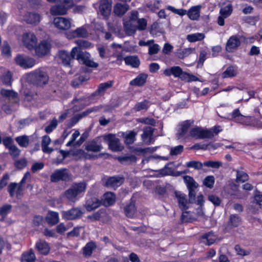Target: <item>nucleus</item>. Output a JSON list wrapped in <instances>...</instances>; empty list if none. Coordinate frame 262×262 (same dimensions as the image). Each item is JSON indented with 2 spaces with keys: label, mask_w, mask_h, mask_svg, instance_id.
<instances>
[{
  "label": "nucleus",
  "mask_w": 262,
  "mask_h": 262,
  "mask_svg": "<svg viewBox=\"0 0 262 262\" xmlns=\"http://www.w3.org/2000/svg\"><path fill=\"white\" fill-rule=\"evenodd\" d=\"M190 135L194 138L204 139L211 138L214 136L211 130H206L200 127H196L191 129Z\"/></svg>",
  "instance_id": "nucleus-11"
},
{
  "label": "nucleus",
  "mask_w": 262,
  "mask_h": 262,
  "mask_svg": "<svg viewBox=\"0 0 262 262\" xmlns=\"http://www.w3.org/2000/svg\"><path fill=\"white\" fill-rule=\"evenodd\" d=\"M124 30L128 35L134 34L137 30L136 25L133 24L130 21H125L123 23Z\"/></svg>",
  "instance_id": "nucleus-37"
},
{
  "label": "nucleus",
  "mask_w": 262,
  "mask_h": 262,
  "mask_svg": "<svg viewBox=\"0 0 262 262\" xmlns=\"http://www.w3.org/2000/svg\"><path fill=\"white\" fill-rule=\"evenodd\" d=\"M147 75L144 73L139 74L136 78L132 80L129 84L131 85L142 86L146 82Z\"/></svg>",
  "instance_id": "nucleus-36"
},
{
  "label": "nucleus",
  "mask_w": 262,
  "mask_h": 262,
  "mask_svg": "<svg viewBox=\"0 0 262 262\" xmlns=\"http://www.w3.org/2000/svg\"><path fill=\"white\" fill-rule=\"evenodd\" d=\"M51 139L49 136L45 135L42 137L41 141L42 150L45 153L50 154L53 151L54 149L48 147L51 143Z\"/></svg>",
  "instance_id": "nucleus-32"
},
{
  "label": "nucleus",
  "mask_w": 262,
  "mask_h": 262,
  "mask_svg": "<svg viewBox=\"0 0 262 262\" xmlns=\"http://www.w3.org/2000/svg\"><path fill=\"white\" fill-rule=\"evenodd\" d=\"M24 20L28 24H37L40 21V16L37 13L27 12L25 15Z\"/></svg>",
  "instance_id": "nucleus-29"
},
{
  "label": "nucleus",
  "mask_w": 262,
  "mask_h": 262,
  "mask_svg": "<svg viewBox=\"0 0 262 262\" xmlns=\"http://www.w3.org/2000/svg\"><path fill=\"white\" fill-rule=\"evenodd\" d=\"M83 212L80 207H73L67 211H62L61 215L63 219L67 220H74L80 218Z\"/></svg>",
  "instance_id": "nucleus-10"
},
{
  "label": "nucleus",
  "mask_w": 262,
  "mask_h": 262,
  "mask_svg": "<svg viewBox=\"0 0 262 262\" xmlns=\"http://www.w3.org/2000/svg\"><path fill=\"white\" fill-rule=\"evenodd\" d=\"M1 94L2 96L6 97L15 98L17 97V93L13 90H8L6 89H2L1 90Z\"/></svg>",
  "instance_id": "nucleus-55"
},
{
  "label": "nucleus",
  "mask_w": 262,
  "mask_h": 262,
  "mask_svg": "<svg viewBox=\"0 0 262 262\" xmlns=\"http://www.w3.org/2000/svg\"><path fill=\"white\" fill-rule=\"evenodd\" d=\"M68 36L70 38L76 37L85 38L88 36V33L85 28L81 27L70 32Z\"/></svg>",
  "instance_id": "nucleus-22"
},
{
  "label": "nucleus",
  "mask_w": 262,
  "mask_h": 262,
  "mask_svg": "<svg viewBox=\"0 0 262 262\" xmlns=\"http://www.w3.org/2000/svg\"><path fill=\"white\" fill-rule=\"evenodd\" d=\"M137 133L134 130L128 132L122 133V136L124 138V142L126 144L129 145L133 144L136 140Z\"/></svg>",
  "instance_id": "nucleus-33"
},
{
  "label": "nucleus",
  "mask_w": 262,
  "mask_h": 262,
  "mask_svg": "<svg viewBox=\"0 0 262 262\" xmlns=\"http://www.w3.org/2000/svg\"><path fill=\"white\" fill-rule=\"evenodd\" d=\"M84 146L86 151L93 152H99L102 148L101 144L100 143H98L95 140L86 142L84 144Z\"/></svg>",
  "instance_id": "nucleus-19"
},
{
  "label": "nucleus",
  "mask_w": 262,
  "mask_h": 262,
  "mask_svg": "<svg viewBox=\"0 0 262 262\" xmlns=\"http://www.w3.org/2000/svg\"><path fill=\"white\" fill-rule=\"evenodd\" d=\"M73 176L69 170L66 168L55 170L50 176L52 182H58L60 181L69 182L72 180Z\"/></svg>",
  "instance_id": "nucleus-4"
},
{
  "label": "nucleus",
  "mask_w": 262,
  "mask_h": 262,
  "mask_svg": "<svg viewBox=\"0 0 262 262\" xmlns=\"http://www.w3.org/2000/svg\"><path fill=\"white\" fill-rule=\"evenodd\" d=\"M164 74L167 76L173 75L174 77H179L182 80H188L189 79V74L183 72L179 66H173L165 69Z\"/></svg>",
  "instance_id": "nucleus-7"
},
{
  "label": "nucleus",
  "mask_w": 262,
  "mask_h": 262,
  "mask_svg": "<svg viewBox=\"0 0 262 262\" xmlns=\"http://www.w3.org/2000/svg\"><path fill=\"white\" fill-rule=\"evenodd\" d=\"M236 172V182L237 183H244L249 179V176L245 172L239 170H235Z\"/></svg>",
  "instance_id": "nucleus-46"
},
{
  "label": "nucleus",
  "mask_w": 262,
  "mask_h": 262,
  "mask_svg": "<svg viewBox=\"0 0 262 262\" xmlns=\"http://www.w3.org/2000/svg\"><path fill=\"white\" fill-rule=\"evenodd\" d=\"M136 26L137 29L140 31L144 30L146 28L147 21L144 18H139Z\"/></svg>",
  "instance_id": "nucleus-59"
},
{
  "label": "nucleus",
  "mask_w": 262,
  "mask_h": 262,
  "mask_svg": "<svg viewBox=\"0 0 262 262\" xmlns=\"http://www.w3.org/2000/svg\"><path fill=\"white\" fill-rule=\"evenodd\" d=\"M129 6L126 4H117L114 8V12L118 16H122L128 10Z\"/></svg>",
  "instance_id": "nucleus-34"
},
{
  "label": "nucleus",
  "mask_w": 262,
  "mask_h": 262,
  "mask_svg": "<svg viewBox=\"0 0 262 262\" xmlns=\"http://www.w3.org/2000/svg\"><path fill=\"white\" fill-rule=\"evenodd\" d=\"M112 9L111 0H101L99 5V13L104 18L107 17Z\"/></svg>",
  "instance_id": "nucleus-16"
},
{
  "label": "nucleus",
  "mask_w": 262,
  "mask_h": 262,
  "mask_svg": "<svg viewBox=\"0 0 262 262\" xmlns=\"http://www.w3.org/2000/svg\"><path fill=\"white\" fill-rule=\"evenodd\" d=\"M16 63L23 69L32 68L36 64V60L32 57L24 55H17L15 58Z\"/></svg>",
  "instance_id": "nucleus-8"
},
{
  "label": "nucleus",
  "mask_w": 262,
  "mask_h": 262,
  "mask_svg": "<svg viewBox=\"0 0 262 262\" xmlns=\"http://www.w3.org/2000/svg\"><path fill=\"white\" fill-rule=\"evenodd\" d=\"M241 45V41L236 35L231 36L227 40L226 45V50L229 53L234 52Z\"/></svg>",
  "instance_id": "nucleus-14"
},
{
  "label": "nucleus",
  "mask_w": 262,
  "mask_h": 262,
  "mask_svg": "<svg viewBox=\"0 0 262 262\" xmlns=\"http://www.w3.org/2000/svg\"><path fill=\"white\" fill-rule=\"evenodd\" d=\"M186 165L187 167L194 168L195 169H201L204 165V163L198 161H190L187 162Z\"/></svg>",
  "instance_id": "nucleus-53"
},
{
  "label": "nucleus",
  "mask_w": 262,
  "mask_h": 262,
  "mask_svg": "<svg viewBox=\"0 0 262 262\" xmlns=\"http://www.w3.org/2000/svg\"><path fill=\"white\" fill-rule=\"evenodd\" d=\"M112 86V82L110 81L102 83L100 84L98 86V89L94 94V95L99 94L100 95H103L105 91L111 88Z\"/></svg>",
  "instance_id": "nucleus-40"
},
{
  "label": "nucleus",
  "mask_w": 262,
  "mask_h": 262,
  "mask_svg": "<svg viewBox=\"0 0 262 262\" xmlns=\"http://www.w3.org/2000/svg\"><path fill=\"white\" fill-rule=\"evenodd\" d=\"M151 103L147 100H144L143 101L138 102L135 105L134 109L136 111H140L144 110H147L150 105Z\"/></svg>",
  "instance_id": "nucleus-44"
},
{
  "label": "nucleus",
  "mask_w": 262,
  "mask_h": 262,
  "mask_svg": "<svg viewBox=\"0 0 262 262\" xmlns=\"http://www.w3.org/2000/svg\"><path fill=\"white\" fill-rule=\"evenodd\" d=\"M124 212L125 215L130 218H133L137 212V208L135 203L131 202L129 204L124 207Z\"/></svg>",
  "instance_id": "nucleus-30"
},
{
  "label": "nucleus",
  "mask_w": 262,
  "mask_h": 262,
  "mask_svg": "<svg viewBox=\"0 0 262 262\" xmlns=\"http://www.w3.org/2000/svg\"><path fill=\"white\" fill-rule=\"evenodd\" d=\"M87 184L82 181L79 183H73L72 185L66 190L63 196L70 202L75 203L81 193L85 191Z\"/></svg>",
  "instance_id": "nucleus-2"
},
{
  "label": "nucleus",
  "mask_w": 262,
  "mask_h": 262,
  "mask_svg": "<svg viewBox=\"0 0 262 262\" xmlns=\"http://www.w3.org/2000/svg\"><path fill=\"white\" fill-rule=\"evenodd\" d=\"M124 61L126 64L130 65L134 68H137L140 64V60L137 56H126L124 58Z\"/></svg>",
  "instance_id": "nucleus-39"
},
{
  "label": "nucleus",
  "mask_w": 262,
  "mask_h": 262,
  "mask_svg": "<svg viewBox=\"0 0 262 262\" xmlns=\"http://www.w3.org/2000/svg\"><path fill=\"white\" fill-rule=\"evenodd\" d=\"M101 204V202L96 198H92L87 200L85 207L88 211H91L98 207Z\"/></svg>",
  "instance_id": "nucleus-27"
},
{
  "label": "nucleus",
  "mask_w": 262,
  "mask_h": 262,
  "mask_svg": "<svg viewBox=\"0 0 262 262\" xmlns=\"http://www.w3.org/2000/svg\"><path fill=\"white\" fill-rule=\"evenodd\" d=\"M15 141L18 145L23 147H27L29 144V137L26 135L20 136L15 138Z\"/></svg>",
  "instance_id": "nucleus-42"
},
{
  "label": "nucleus",
  "mask_w": 262,
  "mask_h": 262,
  "mask_svg": "<svg viewBox=\"0 0 262 262\" xmlns=\"http://www.w3.org/2000/svg\"><path fill=\"white\" fill-rule=\"evenodd\" d=\"M222 165V162L219 161H207L204 163V166L215 169L219 168Z\"/></svg>",
  "instance_id": "nucleus-51"
},
{
  "label": "nucleus",
  "mask_w": 262,
  "mask_h": 262,
  "mask_svg": "<svg viewBox=\"0 0 262 262\" xmlns=\"http://www.w3.org/2000/svg\"><path fill=\"white\" fill-rule=\"evenodd\" d=\"M103 204L105 206H110L113 205L116 201V195L114 192H106L103 196Z\"/></svg>",
  "instance_id": "nucleus-26"
},
{
  "label": "nucleus",
  "mask_w": 262,
  "mask_h": 262,
  "mask_svg": "<svg viewBox=\"0 0 262 262\" xmlns=\"http://www.w3.org/2000/svg\"><path fill=\"white\" fill-rule=\"evenodd\" d=\"M36 259L34 253L32 249L25 252L21 255V262H34Z\"/></svg>",
  "instance_id": "nucleus-38"
},
{
  "label": "nucleus",
  "mask_w": 262,
  "mask_h": 262,
  "mask_svg": "<svg viewBox=\"0 0 262 262\" xmlns=\"http://www.w3.org/2000/svg\"><path fill=\"white\" fill-rule=\"evenodd\" d=\"M35 48L36 54L40 57L46 55L49 52L51 45L47 41L43 40L37 47L36 46Z\"/></svg>",
  "instance_id": "nucleus-18"
},
{
  "label": "nucleus",
  "mask_w": 262,
  "mask_h": 262,
  "mask_svg": "<svg viewBox=\"0 0 262 262\" xmlns=\"http://www.w3.org/2000/svg\"><path fill=\"white\" fill-rule=\"evenodd\" d=\"M202 238L204 240V243L210 245L214 243L216 237L213 232H209L203 235Z\"/></svg>",
  "instance_id": "nucleus-43"
},
{
  "label": "nucleus",
  "mask_w": 262,
  "mask_h": 262,
  "mask_svg": "<svg viewBox=\"0 0 262 262\" xmlns=\"http://www.w3.org/2000/svg\"><path fill=\"white\" fill-rule=\"evenodd\" d=\"M193 50L194 49L191 48L184 49L177 53V56L179 58L183 59L191 54Z\"/></svg>",
  "instance_id": "nucleus-56"
},
{
  "label": "nucleus",
  "mask_w": 262,
  "mask_h": 262,
  "mask_svg": "<svg viewBox=\"0 0 262 262\" xmlns=\"http://www.w3.org/2000/svg\"><path fill=\"white\" fill-rule=\"evenodd\" d=\"M118 159L122 164L136 163L137 161V158L134 155L119 157Z\"/></svg>",
  "instance_id": "nucleus-48"
},
{
  "label": "nucleus",
  "mask_w": 262,
  "mask_h": 262,
  "mask_svg": "<svg viewBox=\"0 0 262 262\" xmlns=\"http://www.w3.org/2000/svg\"><path fill=\"white\" fill-rule=\"evenodd\" d=\"M53 24L55 27L59 30H68L71 26V19L57 17L54 18Z\"/></svg>",
  "instance_id": "nucleus-15"
},
{
  "label": "nucleus",
  "mask_w": 262,
  "mask_h": 262,
  "mask_svg": "<svg viewBox=\"0 0 262 262\" xmlns=\"http://www.w3.org/2000/svg\"><path fill=\"white\" fill-rule=\"evenodd\" d=\"M183 150V146L178 145L174 147H172L170 149V155L171 156H176L180 154Z\"/></svg>",
  "instance_id": "nucleus-63"
},
{
  "label": "nucleus",
  "mask_w": 262,
  "mask_h": 262,
  "mask_svg": "<svg viewBox=\"0 0 262 262\" xmlns=\"http://www.w3.org/2000/svg\"><path fill=\"white\" fill-rule=\"evenodd\" d=\"M12 205L7 204L0 207V215L3 217H6L7 215L11 211Z\"/></svg>",
  "instance_id": "nucleus-58"
},
{
  "label": "nucleus",
  "mask_w": 262,
  "mask_h": 262,
  "mask_svg": "<svg viewBox=\"0 0 262 262\" xmlns=\"http://www.w3.org/2000/svg\"><path fill=\"white\" fill-rule=\"evenodd\" d=\"M57 125L58 121L54 118L52 120L49 124L45 127V130L47 133L49 134L56 128Z\"/></svg>",
  "instance_id": "nucleus-54"
},
{
  "label": "nucleus",
  "mask_w": 262,
  "mask_h": 262,
  "mask_svg": "<svg viewBox=\"0 0 262 262\" xmlns=\"http://www.w3.org/2000/svg\"><path fill=\"white\" fill-rule=\"evenodd\" d=\"M19 183H16L15 182H12L9 184L7 188V190L9 193L10 197H13L15 195V192L16 194V196L17 198L23 195V191L24 190L23 187H22V189L19 191V194H18L17 193L18 188H19Z\"/></svg>",
  "instance_id": "nucleus-23"
},
{
  "label": "nucleus",
  "mask_w": 262,
  "mask_h": 262,
  "mask_svg": "<svg viewBox=\"0 0 262 262\" xmlns=\"http://www.w3.org/2000/svg\"><path fill=\"white\" fill-rule=\"evenodd\" d=\"M96 243L93 241L88 243L82 248L83 255L88 257L92 255L93 251L96 248Z\"/></svg>",
  "instance_id": "nucleus-31"
},
{
  "label": "nucleus",
  "mask_w": 262,
  "mask_h": 262,
  "mask_svg": "<svg viewBox=\"0 0 262 262\" xmlns=\"http://www.w3.org/2000/svg\"><path fill=\"white\" fill-rule=\"evenodd\" d=\"M233 10L232 5L231 4H228L226 6L220 9V13L224 16V17H228L232 13Z\"/></svg>",
  "instance_id": "nucleus-49"
},
{
  "label": "nucleus",
  "mask_w": 262,
  "mask_h": 262,
  "mask_svg": "<svg viewBox=\"0 0 262 262\" xmlns=\"http://www.w3.org/2000/svg\"><path fill=\"white\" fill-rule=\"evenodd\" d=\"M201 8V5H196L191 7L187 11V15L188 17L192 20H198L200 16V10Z\"/></svg>",
  "instance_id": "nucleus-21"
},
{
  "label": "nucleus",
  "mask_w": 262,
  "mask_h": 262,
  "mask_svg": "<svg viewBox=\"0 0 262 262\" xmlns=\"http://www.w3.org/2000/svg\"><path fill=\"white\" fill-rule=\"evenodd\" d=\"M23 42L27 48L31 50L36 47L37 39L33 33L26 32L23 35Z\"/></svg>",
  "instance_id": "nucleus-12"
},
{
  "label": "nucleus",
  "mask_w": 262,
  "mask_h": 262,
  "mask_svg": "<svg viewBox=\"0 0 262 262\" xmlns=\"http://www.w3.org/2000/svg\"><path fill=\"white\" fill-rule=\"evenodd\" d=\"M124 181V179L122 177H110L106 178L104 185L109 188L116 189L123 183Z\"/></svg>",
  "instance_id": "nucleus-13"
},
{
  "label": "nucleus",
  "mask_w": 262,
  "mask_h": 262,
  "mask_svg": "<svg viewBox=\"0 0 262 262\" xmlns=\"http://www.w3.org/2000/svg\"><path fill=\"white\" fill-rule=\"evenodd\" d=\"M76 43L78 46L77 47L80 50H81V48H88L91 46V43L90 42L82 39L76 40Z\"/></svg>",
  "instance_id": "nucleus-61"
},
{
  "label": "nucleus",
  "mask_w": 262,
  "mask_h": 262,
  "mask_svg": "<svg viewBox=\"0 0 262 262\" xmlns=\"http://www.w3.org/2000/svg\"><path fill=\"white\" fill-rule=\"evenodd\" d=\"M4 84L7 85H11L12 81V75L9 71H5L2 77Z\"/></svg>",
  "instance_id": "nucleus-50"
},
{
  "label": "nucleus",
  "mask_w": 262,
  "mask_h": 262,
  "mask_svg": "<svg viewBox=\"0 0 262 262\" xmlns=\"http://www.w3.org/2000/svg\"><path fill=\"white\" fill-rule=\"evenodd\" d=\"M36 248L41 254L46 255L50 251V247L48 244L43 240H39L36 243Z\"/></svg>",
  "instance_id": "nucleus-28"
},
{
  "label": "nucleus",
  "mask_w": 262,
  "mask_h": 262,
  "mask_svg": "<svg viewBox=\"0 0 262 262\" xmlns=\"http://www.w3.org/2000/svg\"><path fill=\"white\" fill-rule=\"evenodd\" d=\"M183 179L187 187L189 190V201L192 202L195 200V189L198 188V184L195 181L194 179L189 176H185Z\"/></svg>",
  "instance_id": "nucleus-9"
},
{
  "label": "nucleus",
  "mask_w": 262,
  "mask_h": 262,
  "mask_svg": "<svg viewBox=\"0 0 262 262\" xmlns=\"http://www.w3.org/2000/svg\"><path fill=\"white\" fill-rule=\"evenodd\" d=\"M26 79L28 82L36 86L42 88L48 84L49 75L46 70L38 68L28 73Z\"/></svg>",
  "instance_id": "nucleus-1"
},
{
  "label": "nucleus",
  "mask_w": 262,
  "mask_h": 262,
  "mask_svg": "<svg viewBox=\"0 0 262 262\" xmlns=\"http://www.w3.org/2000/svg\"><path fill=\"white\" fill-rule=\"evenodd\" d=\"M214 183V178L213 176H208L203 181V184L207 187L212 188Z\"/></svg>",
  "instance_id": "nucleus-57"
},
{
  "label": "nucleus",
  "mask_w": 262,
  "mask_h": 262,
  "mask_svg": "<svg viewBox=\"0 0 262 262\" xmlns=\"http://www.w3.org/2000/svg\"><path fill=\"white\" fill-rule=\"evenodd\" d=\"M192 123H193V121L190 120H186L182 123L179 133V137H182L186 134Z\"/></svg>",
  "instance_id": "nucleus-47"
},
{
  "label": "nucleus",
  "mask_w": 262,
  "mask_h": 262,
  "mask_svg": "<svg viewBox=\"0 0 262 262\" xmlns=\"http://www.w3.org/2000/svg\"><path fill=\"white\" fill-rule=\"evenodd\" d=\"M174 193L178 199L180 208L182 210H186L188 208L186 195L180 191H176Z\"/></svg>",
  "instance_id": "nucleus-25"
},
{
  "label": "nucleus",
  "mask_w": 262,
  "mask_h": 262,
  "mask_svg": "<svg viewBox=\"0 0 262 262\" xmlns=\"http://www.w3.org/2000/svg\"><path fill=\"white\" fill-rule=\"evenodd\" d=\"M241 222V219L236 214H231L226 227L227 231H230L232 229L239 226Z\"/></svg>",
  "instance_id": "nucleus-20"
},
{
  "label": "nucleus",
  "mask_w": 262,
  "mask_h": 262,
  "mask_svg": "<svg viewBox=\"0 0 262 262\" xmlns=\"http://www.w3.org/2000/svg\"><path fill=\"white\" fill-rule=\"evenodd\" d=\"M234 250L237 255L242 256L249 255L251 252L249 250H245V249L243 248L239 245H236L235 246Z\"/></svg>",
  "instance_id": "nucleus-52"
},
{
  "label": "nucleus",
  "mask_w": 262,
  "mask_h": 262,
  "mask_svg": "<svg viewBox=\"0 0 262 262\" xmlns=\"http://www.w3.org/2000/svg\"><path fill=\"white\" fill-rule=\"evenodd\" d=\"M71 56L75 58L78 62L85 66L92 68H97L99 64L91 58L90 54L86 51H82L77 47H74L71 51Z\"/></svg>",
  "instance_id": "nucleus-3"
},
{
  "label": "nucleus",
  "mask_w": 262,
  "mask_h": 262,
  "mask_svg": "<svg viewBox=\"0 0 262 262\" xmlns=\"http://www.w3.org/2000/svg\"><path fill=\"white\" fill-rule=\"evenodd\" d=\"M80 118L79 117L78 114L74 116L71 119L68 121L67 125L68 128H70L73 127L75 124L79 122L80 120Z\"/></svg>",
  "instance_id": "nucleus-62"
},
{
  "label": "nucleus",
  "mask_w": 262,
  "mask_h": 262,
  "mask_svg": "<svg viewBox=\"0 0 262 262\" xmlns=\"http://www.w3.org/2000/svg\"><path fill=\"white\" fill-rule=\"evenodd\" d=\"M155 129L150 126H147L143 128V133L141 135L144 142L150 144L152 141V137Z\"/></svg>",
  "instance_id": "nucleus-24"
},
{
  "label": "nucleus",
  "mask_w": 262,
  "mask_h": 262,
  "mask_svg": "<svg viewBox=\"0 0 262 262\" xmlns=\"http://www.w3.org/2000/svg\"><path fill=\"white\" fill-rule=\"evenodd\" d=\"M58 58L62 63L67 67H71L72 62L75 58L71 56V52L69 53L65 50H60L58 52Z\"/></svg>",
  "instance_id": "nucleus-17"
},
{
  "label": "nucleus",
  "mask_w": 262,
  "mask_h": 262,
  "mask_svg": "<svg viewBox=\"0 0 262 262\" xmlns=\"http://www.w3.org/2000/svg\"><path fill=\"white\" fill-rule=\"evenodd\" d=\"M205 38V35L202 33H196L189 34L187 36V39L190 42L201 41Z\"/></svg>",
  "instance_id": "nucleus-45"
},
{
  "label": "nucleus",
  "mask_w": 262,
  "mask_h": 262,
  "mask_svg": "<svg viewBox=\"0 0 262 262\" xmlns=\"http://www.w3.org/2000/svg\"><path fill=\"white\" fill-rule=\"evenodd\" d=\"M167 9L180 16L187 14V10L183 9H176L172 6H168Z\"/></svg>",
  "instance_id": "nucleus-60"
},
{
  "label": "nucleus",
  "mask_w": 262,
  "mask_h": 262,
  "mask_svg": "<svg viewBox=\"0 0 262 262\" xmlns=\"http://www.w3.org/2000/svg\"><path fill=\"white\" fill-rule=\"evenodd\" d=\"M46 220L49 224L52 225H55L59 222L58 213L56 212L51 211L47 216Z\"/></svg>",
  "instance_id": "nucleus-41"
},
{
  "label": "nucleus",
  "mask_w": 262,
  "mask_h": 262,
  "mask_svg": "<svg viewBox=\"0 0 262 262\" xmlns=\"http://www.w3.org/2000/svg\"><path fill=\"white\" fill-rule=\"evenodd\" d=\"M70 4H68L64 1L58 2L59 4L52 7L50 9V13L53 15H64L68 9L73 7L74 5L73 0H70Z\"/></svg>",
  "instance_id": "nucleus-6"
},
{
  "label": "nucleus",
  "mask_w": 262,
  "mask_h": 262,
  "mask_svg": "<svg viewBox=\"0 0 262 262\" xmlns=\"http://www.w3.org/2000/svg\"><path fill=\"white\" fill-rule=\"evenodd\" d=\"M161 3L160 0H155L153 3L148 4L147 7L152 11H155L159 8V5Z\"/></svg>",
  "instance_id": "nucleus-64"
},
{
  "label": "nucleus",
  "mask_w": 262,
  "mask_h": 262,
  "mask_svg": "<svg viewBox=\"0 0 262 262\" xmlns=\"http://www.w3.org/2000/svg\"><path fill=\"white\" fill-rule=\"evenodd\" d=\"M103 139L113 151H120L124 149V146L120 142V140L117 138L115 134H108L103 136Z\"/></svg>",
  "instance_id": "nucleus-5"
},
{
  "label": "nucleus",
  "mask_w": 262,
  "mask_h": 262,
  "mask_svg": "<svg viewBox=\"0 0 262 262\" xmlns=\"http://www.w3.org/2000/svg\"><path fill=\"white\" fill-rule=\"evenodd\" d=\"M238 74L237 68L234 66H230L222 73L223 78H227L235 77Z\"/></svg>",
  "instance_id": "nucleus-35"
}]
</instances>
